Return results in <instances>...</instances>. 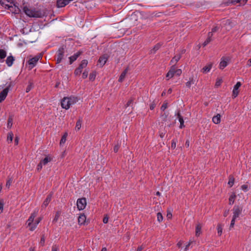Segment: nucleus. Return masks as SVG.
I'll list each match as a JSON object with an SVG mask.
<instances>
[{
  "mask_svg": "<svg viewBox=\"0 0 251 251\" xmlns=\"http://www.w3.org/2000/svg\"><path fill=\"white\" fill-rule=\"evenodd\" d=\"M14 60V57L12 55L8 56L5 60L6 64L8 67H11L13 65Z\"/></svg>",
  "mask_w": 251,
  "mask_h": 251,
  "instance_id": "obj_21",
  "label": "nucleus"
},
{
  "mask_svg": "<svg viewBox=\"0 0 251 251\" xmlns=\"http://www.w3.org/2000/svg\"><path fill=\"white\" fill-rule=\"evenodd\" d=\"M107 60V58L105 55L100 56L98 60L97 65L102 67L105 64Z\"/></svg>",
  "mask_w": 251,
  "mask_h": 251,
  "instance_id": "obj_19",
  "label": "nucleus"
},
{
  "mask_svg": "<svg viewBox=\"0 0 251 251\" xmlns=\"http://www.w3.org/2000/svg\"><path fill=\"white\" fill-rule=\"evenodd\" d=\"M175 67L174 66H172L170 70L166 74V76L167 78H168V79H169V78L172 77L175 75Z\"/></svg>",
  "mask_w": 251,
  "mask_h": 251,
  "instance_id": "obj_22",
  "label": "nucleus"
},
{
  "mask_svg": "<svg viewBox=\"0 0 251 251\" xmlns=\"http://www.w3.org/2000/svg\"><path fill=\"white\" fill-rule=\"evenodd\" d=\"M38 209H36V210H35L31 214V215L30 216V217L28 218L27 221V223H28V226H30L31 225V223H33V221H34V218H35V217H36V216L37 215V214H38Z\"/></svg>",
  "mask_w": 251,
  "mask_h": 251,
  "instance_id": "obj_14",
  "label": "nucleus"
},
{
  "mask_svg": "<svg viewBox=\"0 0 251 251\" xmlns=\"http://www.w3.org/2000/svg\"><path fill=\"white\" fill-rule=\"evenodd\" d=\"M212 36L213 35H212V32H209L208 33L207 39H206V40L202 44V45L204 47L206 46L209 43H210L212 41Z\"/></svg>",
  "mask_w": 251,
  "mask_h": 251,
  "instance_id": "obj_26",
  "label": "nucleus"
},
{
  "mask_svg": "<svg viewBox=\"0 0 251 251\" xmlns=\"http://www.w3.org/2000/svg\"><path fill=\"white\" fill-rule=\"evenodd\" d=\"M96 76V72H92L90 74L89 78L90 80L93 81L95 79Z\"/></svg>",
  "mask_w": 251,
  "mask_h": 251,
  "instance_id": "obj_41",
  "label": "nucleus"
},
{
  "mask_svg": "<svg viewBox=\"0 0 251 251\" xmlns=\"http://www.w3.org/2000/svg\"><path fill=\"white\" fill-rule=\"evenodd\" d=\"M248 0H227L225 4L226 5H228L230 4H235L237 3H239L241 4L245 5Z\"/></svg>",
  "mask_w": 251,
  "mask_h": 251,
  "instance_id": "obj_12",
  "label": "nucleus"
},
{
  "mask_svg": "<svg viewBox=\"0 0 251 251\" xmlns=\"http://www.w3.org/2000/svg\"><path fill=\"white\" fill-rule=\"evenodd\" d=\"M12 122H13V116L12 115H10L8 117V120H7V126L8 128H10L12 127Z\"/></svg>",
  "mask_w": 251,
  "mask_h": 251,
  "instance_id": "obj_33",
  "label": "nucleus"
},
{
  "mask_svg": "<svg viewBox=\"0 0 251 251\" xmlns=\"http://www.w3.org/2000/svg\"><path fill=\"white\" fill-rule=\"evenodd\" d=\"M212 66V63H209L202 68L201 71L203 73H208L210 71Z\"/></svg>",
  "mask_w": 251,
  "mask_h": 251,
  "instance_id": "obj_28",
  "label": "nucleus"
},
{
  "mask_svg": "<svg viewBox=\"0 0 251 251\" xmlns=\"http://www.w3.org/2000/svg\"><path fill=\"white\" fill-rule=\"evenodd\" d=\"M108 218L107 216H105L103 219V222L104 224H106L108 223Z\"/></svg>",
  "mask_w": 251,
  "mask_h": 251,
  "instance_id": "obj_62",
  "label": "nucleus"
},
{
  "mask_svg": "<svg viewBox=\"0 0 251 251\" xmlns=\"http://www.w3.org/2000/svg\"><path fill=\"white\" fill-rule=\"evenodd\" d=\"M241 83L240 82H237L236 84L234 85V88L232 91V97L235 98H236L238 94V88L241 86Z\"/></svg>",
  "mask_w": 251,
  "mask_h": 251,
  "instance_id": "obj_15",
  "label": "nucleus"
},
{
  "mask_svg": "<svg viewBox=\"0 0 251 251\" xmlns=\"http://www.w3.org/2000/svg\"><path fill=\"white\" fill-rule=\"evenodd\" d=\"M11 2H10L8 0H0V4L5 9H7L8 6L10 5Z\"/></svg>",
  "mask_w": 251,
  "mask_h": 251,
  "instance_id": "obj_27",
  "label": "nucleus"
},
{
  "mask_svg": "<svg viewBox=\"0 0 251 251\" xmlns=\"http://www.w3.org/2000/svg\"><path fill=\"white\" fill-rule=\"evenodd\" d=\"M138 14H140V13L138 12H133L130 16L126 18L127 21L130 22L131 25H136L138 21Z\"/></svg>",
  "mask_w": 251,
  "mask_h": 251,
  "instance_id": "obj_7",
  "label": "nucleus"
},
{
  "mask_svg": "<svg viewBox=\"0 0 251 251\" xmlns=\"http://www.w3.org/2000/svg\"><path fill=\"white\" fill-rule=\"evenodd\" d=\"M213 122L215 124H218L221 121V116L218 114L217 115L214 116L212 118Z\"/></svg>",
  "mask_w": 251,
  "mask_h": 251,
  "instance_id": "obj_29",
  "label": "nucleus"
},
{
  "mask_svg": "<svg viewBox=\"0 0 251 251\" xmlns=\"http://www.w3.org/2000/svg\"><path fill=\"white\" fill-rule=\"evenodd\" d=\"M222 83V79H217L215 83V86L217 87L219 86Z\"/></svg>",
  "mask_w": 251,
  "mask_h": 251,
  "instance_id": "obj_56",
  "label": "nucleus"
},
{
  "mask_svg": "<svg viewBox=\"0 0 251 251\" xmlns=\"http://www.w3.org/2000/svg\"><path fill=\"white\" fill-rule=\"evenodd\" d=\"M88 75V71H87L86 70H85L84 71V72L82 73V77L83 79H85L87 77Z\"/></svg>",
  "mask_w": 251,
  "mask_h": 251,
  "instance_id": "obj_49",
  "label": "nucleus"
},
{
  "mask_svg": "<svg viewBox=\"0 0 251 251\" xmlns=\"http://www.w3.org/2000/svg\"><path fill=\"white\" fill-rule=\"evenodd\" d=\"M119 148H120V146H119V145L118 144L116 145L114 147V148H113L114 151L115 152H118V150H119Z\"/></svg>",
  "mask_w": 251,
  "mask_h": 251,
  "instance_id": "obj_58",
  "label": "nucleus"
},
{
  "mask_svg": "<svg viewBox=\"0 0 251 251\" xmlns=\"http://www.w3.org/2000/svg\"><path fill=\"white\" fill-rule=\"evenodd\" d=\"M242 209L239 206L235 205L233 208V217L234 219H236L241 214Z\"/></svg>",
  "mask_w": 251,
  "mask_h": 251,
  "instance_id": "obj_11",
  "label": "nucleus"
},
{
  "mask_svg": "<svg viewBox=\"0 0 251 251\" xmlns=\"http://www.w3.org/2000/svg\"><path fill=\"white\" fill-rule=\"evenodd\" d=\"M82 53V51L79 50L69 57L70 64H72Z\"/></svg>",
  "mask_w": 251,
  "mask_h": 251,
  "instance_id": "obj_16",
  "label": "nucleus"
},
{
  "mask_svg": "<svg viewBox=\"0 0 251 251\" xmlns=\"http://www.w3.org/2000/svg\"><path fill=\"white\" fill-rule=\"evenodd\" d=\"M133 103V99L132 98H131L126 103V104L125 105L126 107H127L128 106H132Z\"/></svg>",
  "mask_w": 251,
  "mask_h": 251,
  "instance_id": "obj_42",
  "label": "nucleus"
},
{
  "mask_svg": "<svg viewBox=\"0 0 251 251\" xmlns=\"http://www.w3.org/2000/svg\"><path fill=\"white\" fill-rule=\"evenodd\" d=\"M217 233L219 236H221L222 233V226L221 224H218L217 226Z\"/></svg>",
  "mask_w": 251,
  "mask_h": 251,
  "instance_id": "obj_40",
  "label": "nucleus"
},
{
  "mask_svg": "<svg viewBox=\"0 0 251 251\" xmlns=\"http://www.w3.org/2000/svg\"><path fill=\"white\" fill-rule=\"evenodd\" d=\"M52 158L50 156H46L44 159L41 160V162L43 164V165H46L49 162L51 161Z\"/></svg>",
  "mask_w": 251,
  "mask_h": 251,
  "instance_id": "obj_31",
  "label": "nucleus"
},
{
  "mask_svg": "<svg viewBox=\"0 0 251 251\" xmlns=\"http://www.w3.org/2000/svg\"><path fill=\"white\" fill-rule=\"evenodd\" d=\"M229 60L228 57H222L221 61L219 64V68L221 69H224L228 64L227 61Z\"/></svg>",
  "mask_w": 251,
  "mask_h": 251,
  "instance_id": "obj_17",
  "label": "nucleus"
},
{
  "mask_svg": "<svg viewBox=\"0 0 251 251\" xmlns=\"http://www.w3.org/2000/svg\"><path fill=\"white\" fill-rule=\"evenodd\" d=\"M73 0H57L56 6L58 8H62L65 7L66 5L69 4L70 1Z\"/></svg>",
  "mask_w": 251,
  "mask_h": 251,
  "instance_id": "obj_13",
  "label": "nucleus"
},
{
  "mask_svg": "<svg viewBox=\"0 0 251 251\" xmlns=\"http://www.w3.org/2000/svg\"><path fill=\"white\" fill-rule=\"evenodd\" d=\"M42 165H43V164L41 162H40V163L38 164V165L37 166V170L38 171H39L42 169Z\"/></svg>",
  "mask_w": 251,
  "mask_h": 251,
  "instance_id": "obj_57",
  "label": "nucleus"
},
{
  "mask_svg": "<svg viewBox=\"0 0 251 251\" xmlns=\"http://www.w3.org/2000/svg\"><path fill=\"white\" fill-rule=\"evenodd\" d=\"M161 44H157L155 45L154 47L151 50H150V53L151 54H154L156 52V51L158 50L161 47Z\"/></svg>",
  "mask_w": 251,
  "mask_h": 251,
  "instance_id": "obj_30",
  "label": "nucleus"
},
{
  "mask_svg": "<svg viewBox=\"0 0 251 251\" xmlns=\"http://www.w3.org/2000/svg\"><path fill=\"white\" fill-rule=\"evenodd\" d=\"M177 118L178 119L179 122H180L179 128H182L185 126L184 125L183 118L182 116H181V115H180V113L179 112H178L177 113Z\"/></svg>",
  "mask_w": 251,
  "mask_h": 251,
  "instance_id": "obj_23",
  "label": "nucleus"
},
{
  "mask_svg": "<svg viewBox=\"0 0 251 251\" xmlns=\"http://www.w3.org/2000/svg\"><path fill=\"white\" fill-rule=\"evenodd\" d=\"M77 207L78 210H83L86 205V200L85 198L78 199L76 202Z\"/></svg>",
  "mask_w": 251,
  "mask_h": 251,
  "instance_id": "obj_9",
  "label": "nucleus"
},
{
  "mask_svg": "<svg viewBox=\"0 0 251 251\" xmlns=\"http://www.w3.org/2000/svg\"><path fill=\"white\" fill-rule=\"evenodd\" d=\"M77 101V98L74 97H64L61 100V105L63 108L68 109L71 105L75 103Z\"/></svg>",
  "mask_w": 251,
  "mask_h": 251,
  "instance_id": "obj_2",
  "label": "nucleus"
},
{
  "mask_svg": "<svg viewBox=\"0 0 251 251\" xmlns=\"http://www.w3.org/2000/svg\"><path fill=\"white\" fill-rule=\"evenodd\" d=\"M59 247L56 244L53 245L51 248V251H59Z\"/></svg>",
  "mask_w": 251,
  "mask_h": 251,
  "instance_id": "obj_47",
  "label": "nucleus"
},
{
  "mask_svg": "<svg viewBox=\"0 0 251 251\" xmlns=\"http://www.w3.org/2000/svg\"><path fill=\"white\" fill-rule=\"evenodd\" d=\"M167 104H168L167 102H164L161 107V108H160L161 110L163 111H165V110L167 107Z\"/></svg>",
  "mask_w": 251,
  "mask_h": 251,
  "instance_id": "obj_50",
  "label": "nucleus"
},
{
  "mask_svg": "<svg viewBox=\"0 0 251 251\" xmlns=\"http://www.w3.org/2000/svg\"><path fill=\"white\" fill-rule=\"evenodd\" d=\"M23 12L29 17L42 18L48 14L47 10L45 8H35L25 5L23 7Z\"/></svg>",
  "mask_w": 251,
  "mask_h": 251,
  "instance_id": "obj_1",
  "label": "nucleus"
},
{
  "mask_svg": "<svg viewBox=\"0 0 251 251\" xmlns=\"http://www.w3.org/2000/svg\"><path fill=\"white\" fill-rule=\"evenodd\" d=\"M181 58V54H178L176 55L171 60L170 64L172 65V66H174L175 67V65L178 61V60Z\"/></svg>",
  "mask_w": 251,
  "mask_h": 251,
  "instance_id": "obj_20",
  "label": "nucleus"
},
{
  "mask_svg": "<svg viewBox=\"0 0 251 251\" xmlns=\"http://www.w3.org/2000/svg\"><path fill=\"white\" fill-rule=\"evenodd\" d=\"M10 87V84L0 93V103L6 98Z\"/></svg>",
  "mask_w": 251,
  "mask_h": 251,
  "instance_id": "obj_10",
  "label": "nucleus"
},
{
  "mask_svg": "<svg viewBox=\"0 0 251 251\" xmlns=\"http://www.w3.org/2000/svg\"><path fill=\"white\" fill-rule=\"evenodd\" d=\"M157 218L158 221L160 223L163 220V216L161 213L158 212L157 213Z\"/></svg>",
  "mask_w": 251,
  "mask_h": 251,
  "instance_id": "obj_43",
  "label": "nucleus"
},
{
  "mask_svg": "<svg viewBox=\"0 0 251 251\" xmlns=\"http://www.w3.org/2000/svg\"><path fill=\"white\" fill-rule=\"evenodd\" d=\"M82 119L79 118L76 122L75 129L76 130H79L81 126Z\"/></svg>",
  "mask_w": 251,
  "mask_h": 251,
  "instance_id": "obj_34",
  "label": "nucleus"
},
{
  "mask_svg": "<svg viewBox=\"0 0 251 251\" xmlns=\"http://www.w3.org/2000/svg\"><path fill=\"white\" fill-rule=\"evenodd\" d=\"M51 197H52L51 194H50L47 196L46 199L45 200V201H44V202L42 205V206H41L42 208H45L48 205L49 202L51 201Z\"/></svg>",
  "mask_w": 251,
  "mask_h": 251,
  "instance_id": "obj_18",
  "label": "nucleus"
},
{
  "mask_svg": "<svg viewBox=\"0 0 251 251\" xmlns=\"http://www.w3.org/2000/svg\"><path fill=\"white\" fill-rule=\"evenodd\" d=\"M172 213L170 212H168L167 213V217L168 219H171L172 218Z\"/></svg>",
  "mask_w": 251,
  "mask_h": 251,
  "instance_id": "obj_63",
  "label": "nucleus"
},
{
  "mask_svg": "<svg viewBox=\"0 0 251 251\" xmlns=\"http://www.w3.org/2000/svg\"><path fill=\"white\" fill-rule=\"evenodd\" d=\"M87 64L88 61L87 60H82L78 67L75 69L74 74L75 75H80L82 72V70L83 68H85L87 66Z\"/></svg>",
  "mask_w": 251,
  "mask_h": 251,
  "instance_id": "obj_6",
  "label": "nucleus"
},
{
  "mask_svg": "<svg viewBox=\"0 0 251 251\" xmlns=\"http://www.w3.org/2000/svg\"><path fill=\"white\" fill-rule=\"evenodd\" d=\"M13 134L12 132H8L7 136V141L8 142H12L13 140Z\"/></svg>",
  "mask_w": 251,
  "mask_h": 251,
  "instance_id": "obj_36",
  "label": "nucleus"
},
{
  "mask_svg": "<svg viewBox=\"0 0 251 251\" xmlns=\"http://www.w3.org/2000/svg\"><path fill=\"white\" fill-rule=\"evenodd\" d=\"M241 189L244 192H247L249 190V186L247 184H243L241 186Z\"/></svg>",
  "mask_w": 251,
  "mask_h": 251,
  "instance_id": "obj_46",
  "label": "nucleus"
},
{
  "mask_svg": "<svg viewBox=\"0 0 251 251\" xmlns=\"http://www.w3.org/2000/svg\"><path fill=\"white\" fill-rule=\"evenodd\" d=\"M29 226L30 230L33 231L36 228L37 225H35V224H33L32 223H31V225Z\"/></svg>",
  "mask_w": 251,
  "mask_h": 251,
  "instance_id": "obj_53",
  "label": "nucleus"
},
{
  "mask_svg": "<svg viewBox=\"0 0 251 251\" xmlns=\"http://www.w3.org/2000/svg\"><path fill=\"white\" fill-rule=\"evenodd\" d=\"M194 83V81L193 80V78H192L191 79H190V80L186 83V86L188 87V88H190L191 87V85L192 84Z\"/></svg>",
  "mask_w": 251,
  "mask_h": 251,
  "instance_id": "obj_45",
  "label": "nucleus"
},
{
  "mask_svg": "<svg viewBox=\"0 0 251 251\" xmlns=\"http://www.w3.org/2000/svg\"><path fill=\"white\" fill-rule=\"evenodd\" d=\"M6 56V52L3 49L0 50V59H4Z\"/></svg>",
  "mask_w": 251,
  "mask_h": 251,
  "instance_id": "obj_37",
  "label": "nucleus"
},
{
  "mask_svg": "<svg viewBox=\"0 0 251 251\" xmlns=\"http://www.w3.org/2000/svg\"><path fill=\"white\" fill-rule=\"evenodd\" d=\"M234 178L233 176L230 175L229 176V180H228V184L230 186V187L232 186V185L234 184Z\"/></svg>",
  "mask_w": 251,
  "mask_h": 251,
  "instance_id": "obj_38",
  "label": "nucleus"
},
{
  "mask_svg": "<svg viewBox=\"0 0 251 251\" xmlns=\"http://www.w3.org/2000/svg\"><path fill=\"white\" fill-rule=\"evenodd\" d=\"M236 198V195L234 193H233L229 198V204L231 205L233 204L234 202L235 199Z\"/></svg>",
  "mask_w": 251,
  "mask_h": 251,
  "instance_id": "obj_35",
  "label": "nucleus"
},
{
  "mask_svg": "<svg viewBox=\"0 0 251 251\" xmlns=\"http://www.w3.org/2000/svg\"><path fill=\"white\" fill-rule=\"evenodd\" d=\"M45 237L44 234H43L40 242V245L41 246H44L45 245Z\"/></svg>",
  "mask_w": 251,
  "mask_h": 251,
  "instance_id": "obj_44",
  "label": "nucleus"
},
{
  "mask_svg": "<svg viewBox=\"0 0 251 251\" xmlns=\"http://www.w3.org/2000/svg\"><path fill=\"white\" fill-rule=\"evenodd\" d=\"M236 219H234L233 217H232V219L231 220V223H230V226H229V228L230 229L231 228H232L234 226V225L235 224V220Z\"/></svg>",
  "mask_w": 251,
  "mask_h": 251,
  "instance_id": "obj_52",
  "label": "nucleus"
},
{
  "mask_svg": "<svg viewBox=\"0 0 251 251\" xmlns=\"http://www.w3.org/2000/svg\"><path fill=\"white\" fill-rule=\"evenodd\" d=\"M7 9L9 10L11 13L15 14H19L21 11L18 6L13 2L10 3V5L8 6Z\"/></svg>",
  "mask_w": 251,
  "mask_h": 251,
  "instance_id": "obj_8",
  "label": "nucleus"
},
{
  "mask_svg": "<svg viewBox=\"0 0 251 251\" xmlns=\"http://www.w3.org/2000/svg\"><path fill=\"white\" fill-rule=\"evenodd\" d=\"M66 46H62L59 48L56 54V61L57 63H60L64 56Z\"/></svg>",
  "mask_w": 251,
  "mask_h": 251,
  "instance_id": "obj_4",
  "label": "nucleus"
},
{
  "mask_svg": "<svg viewBox=\"0 0 251 251\" xmlns=\"http://www.w3.org/2000/svg\"><path fill=\"white\" fill-rule=\"evenodd\" d=\"M32 87H33V84L32 83H30L27 85V86L26 88V92L28 93V92H29L30 91V90L31 89V88H32Z\"/></svg>",
  "mask_w": 251,
  "mask_h": 251,
  "instance_id": "obj_48",
  "label": "nucleus"
},
{
  "mask_svg": "<svg viewBox=\"0 0 251 251\" xmlns=\"http://www.w3.org/2000/svg\"><path fill=\"white\" fill-rule=\"evenodd\" d=\"M11 183H12V179L11 178H9L6 181V187L8 188L10 187V186L11 185Z\"/></svg>",
  "mask_w": 251,
  "mask_h": 251,
  "instance_id": "obj_54",
  "label": "nucleus"
},
{
  "mask_svg": "<svg viewBox=\"0 0 251 251\" xmlns=\"http://www.w3.org/2000/svg\"><path fill=\"white\" fill-rule=\"evenodd\" d=\"M145 247L143 246V245H141V246H139L137 248L136 251H142L144 249Z\"/></svg>",
  "mask_w": 251,
  "mask_h": 251,
  "instance_id": "obj_61",
  "label": "nucleus"
},
{
  "mask_svg": "<svg viewBox=\"0 0 251 251\" xmlns=\"http://www.w3.org/2000/svg\"><path fill=\"white\" fill-rule=\"evenodd\" d=\"M233 26L232 22L229 19H223L221 21V30L224 32L229 31Z\"/></svg>",
  "mask_w": 251,
  "mask_h": 251,
  "instance_id": "obj_3",
  "label": "nucleus"
},
{
  "mask_svg": "<svg viewBox=\"0 0 251 251\" xmlns=\"http://www.w3.org/2000/svg\"><path fill=\"white\" fill-rule=\"evenodd\" d=\"M181 73H182V71H181V69H177V70H176V69H175V75L179 76L181 75Z\"/></svg>",
  "mask_w": 251,
  "mask_h": 251,
  "instance_id": "obj_51",
  "label": "nucleus"
},
{
  "mask_svg": "<svg viewBox=\"0 0 251 251\" xmlns=\"http://www.w3.org/2000/svg\"><path fill=\"white\" fill-rule=\"evenodd\" d=\"M67 136V133H65L62 136V137H61V139L60 140V145H62V144L65 143V141L66 140Z\"/></svg>",
  "mask_w": 251,
  "mask_h": 251,
  "instance_id": "obj_39",
  "label": "nucleus"
},
{
  "mask_svg": "<svg viewBox=\"0 0 251 251\" xmlns=\"http://www.w3.org/2000/svg\"><path fill=\"white\" fill-rule=\"evenodd\" d=\"M42 56L41 54L37 55L34 57H32V58L30 59L27 62V63L28 65L29 70H31L35 66L39 60L42 58Z\"/></svg>",
  "mask_w": 251,
  "mask_h": 251,
  "instance_id": "obj_5",
  "label": "nucleus"
},
{
  "mask_svg": "<svg viewBox=\"0 0 251 251\" xmlns=\"http://www.w3.org/2000/svg\"><path fill=\"white\" fill-rule=\"evenodd\" d=\"M201 226L200 224H197L196 226V236H199L201 233Z\"/></svg>",
  "mask_w": 251,
  "mask_h": 251,
  "instance_id": "obj_32",
  "label": "nucleus"
},
{
  "mask_svg": "<svg viewBox=\"0 0 251 251\" xmlns=\"http://www.w3.org/2000/svg\"><path fill=\"white\" fill-rule=\"evenodd\" d=\"M219 29V27L217 26H216L214 27L210 32H212V34H213V33L216 32Z\"/></svg>",
  "mask_w": 251,
  "mask_h": 251,
  "instance_id": "obj_59",
  "label": "nucleus"
},
{
  "mask_svg": "<svg viewBox=\"0 0 251 251\" xmlns=\"http://www.w3.org/2000/svg\"><path fill=\"white\" fill-rule=\"evenodd\" d=\"M86 221V216L84 214H80L78 218V223L79 225L84 224Z\"/></svg>",
  "mask_w": 251,
  "mask_h": 251,
  "instance_id": "obj_24",
  "label": "nucleus"
},
{
  "mask_svg": "<svg viewBox=\"0 0 251 251\" xmlns=\"http://www.w3.org/2000/svg\"><path fill=\"white\" fill-rule=\"evenodd\" d=\"M247 65L248 66V67H250L251 66V58L250 59L248 62H247Z\"/></svg>",
  "mask_w": 251,
  "mask_h": 251,
  "instance_id": "obj_64",
  "label": "nucleus"
},
{
  "mask_svg": "<svg viewBox=\"0 0 251 251\" xmlns=\"http://www.w3.org/2000/svg\"><path fill=\"white\" fill-rule=\"evenodd\" d=\"M176 147V141L175 140H173L172 141V143H171V148H172V149H175Z\"/></svg>",
  "mask_w": 251,
  "mask_h": 251,
  "instance_id": "obj_55",
  "label": "nucleus"
},
{
  "mask_svg": "<svg viewBox=\"0 0 251 251\" xmlns=\"http://www.w3.org/2000/svg\"><path fill=\"white\" fill-rule=\"evenodd\" d=\"M128 71V68L127 67L121 74L119 78L118 79L119 82H122L124 79L126 74H127Z\"/></svg>",
  "mask_w": 251,
  "mask_h": 251,
  "instance_id": "obj_25",
  "label": "nucleus"
},
{
  "mask_svg": "<svg viewBox=\"0 0 251 251\" xmlns=\"http://www.w3.org/2000/svg\"><path fill=\"white\" fill-rule=\"evenodd\" d=\"M3 202L2 201H0V213H1L3 210Z\"/></svg>",
  "mask_w": 251,
  "mask_h": 251,
  "instance_id": "obj_60",
  "label": "nucleus"
}]
</instances>
